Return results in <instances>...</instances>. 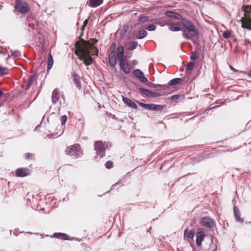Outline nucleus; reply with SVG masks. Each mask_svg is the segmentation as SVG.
Segmentation results:
<instances>
[{
  "label": "nucleus",
  "instance_id": "11",
  "mask_svg": "<svg viewBox=\"0 0 251 251\" xmlns=\"http://www.w3.org/2000/svg\"><path fill=\"white\" fill-rule=\"evenodd\" d=\"M16 174L19 177H25L30 175V171L26 168H21L17 170Z\"/></svg>",
  "mask_w": 251,
  "mask_h": 251
},
{
  "label": "nucleus",
  "instance_id": "49",
  "mask_svg": "<svg viewBox=\"0 0 251 251\" xmlns=\"http://www.w3.org/2000/svg\"><path fill=\"white\" fill-rule=\"evenodd\" d=\"M3 94V92L1 89H0V98L1 97L2 95Z\"/></svg>",
  "mask_w": 251,
  "mask_h": 251
},
{
  "label": "nucleus",
  "instance_id": "41",
  "mask_svg": "<svg viewBox=\"0 0 251 251\" xmlns=\"http://www.w3.org/2000/svg\"><path fill=\"white\" fill-rule=\"evenodd\" d=\"M12 55L14 56L15 57H17L21 55V53L19 51L16 50L13 52Z\"/></svg>",
  "mask_w": 251,
  "mask_h": 251
},
{
  "label": "nucleus",
  "instance_id": "27",
  "mask_svg": "<svg viewBox=\"0 0 251 251\" xmlns=\"http://www.w3.org/2000/svg\"><path fill=\"white\" fill-rule=\"evenodd\" d=\"M137 102L141 107L148 110H150L151 104H146L139 101H137Z\"/></svg>",
  "mask_w": 251,
  "mask_h": 251
},
{
  "label": "nucleus",
  "instance_id": "42",
  "mask_svg": "<svg viewBox=\"0 0 251 251\" xmlns=\"http://www.w3.org/2000/svg\"><path fill=\"white\" fill-rule=\"evenodd\" d=\"M180 97V96L179 95H173L171 97V100H176L178 99H179Z\"/></svg>",
  "mask_w": 251,
  "mask_h": 251
},
{
  "label": "nucleus",
  "instance_id": "36",
  "mask_svg": "<svg viewBox=\"0 0 251 251\" xmlns=\"http://www.w3.org/2000/svg\"><path fill=\"white\" fill-rule=\"evenodd\" d=\"M67 117L66 115L62 116L60 118L61 123L62 126L64 125L67 121Z\"/></svg>",
  "mask_w": 251,
  "mask_h": 251
},
{
  "label": "nucleus",
  "instance_id": "4",
  "mask_svg": "<svg viewBox=\"0 0 251 251\" xmlns=\"http://www.w3.org/2000/svg\"><path fill=\"white\" fill-rule=\"evenodd\" d=\"M108 145L105 142L102 141H96L94 143V150L96 151V154L100 158L105 155V150L108 149Z\"/></svg>",
  "mask_w": 251,
  "mask_h": 251
},
{
  "label": "nucleus",
  "instance_id": "30",
  "mask_svg": "<svg viewBox=\"0 0 251 251\" xmlns=\"http://www.w3.org/2000/svg\"><path fill=\"white\" fill-rule=\"evenodd\" d=\"M232 33V31L230 30H226L223 33V36L225 39H228Z\"/></svg>",
  "mask_w": 251,
  "mask_h": 251
},
{
  "label": "nucleus",
  "instance_id": "37",
  "mask_svg": "<svg viewBox=\"0 0 251 251\" xmlns=\"http://www.w3.org/2000/svg\"><path fill=\"white\" fill-rule=\"evenodd\" d=\"M197 58V53L196 51L191 52L190 59L191 60L194 61Z\"/></svg>",
  "mask_w": 251,
  "mask_h": 251
},
{
  "label": "nucleus",
  "instance_id": "40",
  "mask_svg": "<svg viewBox=\"0 0 251 251\" xmlns=\"http://www.w3.org/2000/svg\"><path fill=\"white\" fill-rule=\"evenodd\" d=\"M139 78L142 82L145 83L148 81V79L144 76V75L141 76Z\"/></svg>",
  "mask_w": 251,
  "mask_h": 251
},
{
  "label": "nucleus",
  "instance_id": "52",
  "mask_svg": "<svg viewBox=\"0 0 251 251\" xmlns=\"http://www.w3.org/2000/svg\"><path fill=\"white\" fill-rule=\"evenodd\" d=\"M62 133H63V130L61 131V133L58 135V136L61 135Z\"/></svg>",
  "mask_w": 251,
  "mask_h": 251
},
{
  "label": "nucleus",
  "instance_id": "21",
  "mask_svg": "<svg viewBox=\"0 0 251 251\" xmlns=\"http://www.w3.org/2000/svg\"><path fill=\"white\" fill-rule=\"evenodd\" d=\"M34 79H35L34 75H31L28 78V79L26 82V85H25V90H27L29 89V88L30 87V86H31L32 83H33V81L34 80Z\"/></svg>",
  "mask_w": 251,
  "mask_h": 251
},
{
  "label": "nucleus",
  "instance_id": "33",
  "mask_svg": "<svg viewBox=\"0 0 251 251\" xmlns=\"http://www.w3.org/2000/svg\"><path fill=\"white\" fill-rule=\"evenodd\" d=\"M134 74L138 78L144 75L143 73L139 69H136L134 70Z\"/></svg>",
  "mask_w": 251,
  "mask_h": 251
},
{
  "label": "nucleus",
  "instance_id": "26",
  "mask_svg": "<svg viewBox=\"0 0 251 251\" xmlns=\"http://www.w3.org/2000/svg\"><path fill=\"white\" fill-rule=\"evenodd\" d=\"M138 45V43L136 41L131 42L129 44L128 49L130 50L135 49Z\"/></svg>",
  "mask_w": 251,
  "mask_h": 251
},
{
  "label": "nucleus",
  "instance_id": "1",
  "mask_svg": "<svg viewBox=\"0 0 251 251\" xmlns=\"http://www.w3.org/2000/svg\"><path fill=\"white\" fill-rule=\"evenodd\" d=\"M75 53L80 60H82L86 66H89L93 63V58L88 49L80 46H76Z\"/></svg>",
  "mask_w": 251,
  "mask_h": 251
},
{
  "label": "nucleus",
  "instance_id": "9",
  "mask_svg": "<svg viewBox=\"0 0 251 251\" xmlns=\"http://www.w3.org/2000/svg\"><path fill=\"white\" fill-rule=\"evenodd\" d=\"M124 48L123 45H118V48L117 49V52L116 54V58L119 60L123 59H126V56L124 55Z\"/></svg>",
  "mask_w": 251,
  "mask_h": 251
},
{
  "label": "nucleus",
  "instance_id": "8",
  "mask_svg": "<svg viewBox=\"0 0 251 251\" xmlns=\"http://www.w3.org/2000/svg\"><path fill=\"white\" fill-rule=\"evenodd\" d=\"M200 224L201 226L207 228L212 227L215 224L214 220L207 217H202L200 220Z\"/></svg>",
  "mask_w": 251,
  "mask_h": 251
},
{
  "label": "nucleus",
  "instance_id": "25",
  "mask_svg": "<svg viewBox=\"0 0 251 251\" xmlns=\"http://www.w3.org/2000/svg\"><path fill=\"white\" fill-rule=\"evenodd\" d=\"M53 63V58L51 56V54L50 53L48 55V65H47V68L48 70H50L51 67H52Z\"/></svg>",
  "mask_w": 251,
  "mask_h": 251
},
{
  "label": "nucleus",
  "instance_id": "15",
  "mask_svg": "<svg viewBox=\"0 0 251 251\" xmlns=\"http://www.w3.org/2000/svg\"><path fill=\"white\" fill-rule=\"evenodd\" d=\"M204 236L205 232L203 231H200L198 232L196 235V244L198 246H200L201 245Z\"/></svg>",
  "mask_w": 251,
  "mask_h": 251
},
{
  "label": "nucleus",
  "instance_id": "45",
  "mask_svg": "<svg viewBox=\"0 0 251 251\" xmlns=\"http://www.w3.org/2000/svg\"><path fill=\"white\" fill-rule=\"evenodd\" d=\"M32 156H33V154L32 153H26L25 154V157L27 159H29L31 158V157H32Z\"/></svg>",
  "mask_w": 251,
  "mask_h": 251
},
{
  "label": "nucleus",
  "instance_id": "43",
  "mask_svg": "<svg viewBox=\"0 0 251 251\" xmlns=\"http://www.w3.org/2000/svg\"><path fill=\"white\" fill-rule=\"evenodd\" d=\"M88 22V20L86 19L83 22V25L81 27V30H83L85 29V27L87 26Z\"/></svg>",
  "mask_w": 251,
  "mask_h": 251
},
{
  "label": "nucleus",
  "instance_id": "22",
  "mask_svg": "<svg viewBox=\"0 0 251 251\" xmlns=\"http://www.w3.org/2000/svg\"><path fill=\"white\" fill-rule=\"evenodd\" d=\"M53 237L60 239L68 240L69 236L65 233H55L53 234Z\"/></svg>",
  "mask_w": 251,
  "mask_h": 251
},
{
  "label": "nucleus",
  "instance_id": "6",
  "mask_svg": "<svg viewBox=\"0 0 251 251\" xmlns=\"http://www.w3.org/2000/svg\"><path fill=\"white\" fill-rule=\"evenodd\" d=\"M116 48V44L113 42L110 45V51L108 52V62L112 67H115L117 63Z\"/></svg>",
  "mask_w": 251,
  "mask_h": 251
},
{
  "label": "nucleus",
  "instance_id": "23",
  "mask_svg": "<svg viewBox=\"0 0 251 251\" xmlns=\"http://www.w3.org/2000/svg\"><path fill=\"white\" fill-rule=\"evenodd\" d=\"M164 106V105L159 104H151L150 110L153 111H162Z\"/></svg>",
  "mask_w": 251,
  "mask_h": 251
},
{
  "label": "nucleus",
  "instance_id": "39",
  "mask_svg": "<svg viewBox=\"0 0 251 251\" xmlns=\"http://www.w3.org/2000/svg\"><path fill=\"white\" fill-rule=\"evenodd\" d=\"M149 17L148 16H144L139 18L138 21L141 23H145L147 21Z\"/></svg>",
  "mask_w": 251,
  "mask_h": 251
},
{
  "label": "nucleus",
  "instance_id": "51",
  "mask_svg": "<svg viewBox=\"0 0 251 251\" xmlns=\"http://www.w3.org/2000/svg\"><path fill=\"white\" fill-rule=\"evenodd\" d=\"M119 183V182H118L117 183H116L114 185H112V187H113V188H114L115 187H116L118 184Z\"/></svg>",
  "mask_w": 251,
  "mask_h": 251
},
{
  "label": "nucleus",
  "instance_id": "29",
  "mask_svg": "<svg viewBox=\"0 0 251 251\" xmlns=\"http://www.w3.org/2000/svg\"><path fill=\"white\" fill-rule=\"evenodd\" d=\"M139 90H140V91L142 93H143V94H144L146 96L150 97V96L151 95V91H150V90L146 89H145L144 88H139Z\"/></svg>",
  "mask_w": 251,
  "mask_h": 251
},
{
  "label": "nucleus",
  "instance_id": "38",
  "mask_svg": "<svg viewBox=\"0 0 251 251\" xmlns=\"http://www.w3.org/2000/svg\"><path fill=\"white\" fill-rule=\"evenodd\" d=\"M113 164L112 161H108L105 163V166L107 169H111L113 167Z\"/></svg>",
  "mask_w": 251,
  "mask_h": 251
},
{
  "label": "nucleus",
  "instance_id": "35",
  "mask_svg": "<svg viewBox=\"0 0 251 251\" xmlns=\"http://www.w3.org/2000/svg\"><path fill=\"white\" fill-rule=\"evenodd\" d=\"M6 70H7L6 68H4L0 65V74L1 75H4L8 74L7 72H5Z\"/></svg>",
  "mask_w": 251,
  "mask_h": 251
},
{
  "label": "nucleus",
  "instance_id": "2",
  "mask_svg": "<svg viewBox=\"0 0 251 251\" xmlns=\"http://www.w3.org/2000/svg\"><path fill=\"white\" fill-rule=\"evenodd\" d=\"M65 153L73 158H76L82 155V151L79 144L67 147L65 150Z\"/></svg>",
  "mask_w": 251,
  "mask_h": 251
},
{
  "label": "nucleus",
  "instance_id": "47",
  "mask_svg": "<svg viewBox=\"0 0 251 251\" xmlns=\"http://www.w3.org/2000/svg\"><path fill=\"white\" fill-rule=\"evenodd\" d=\"M230 69L231 70L233 71L234 72H237V70H236V69H234L232 66H230Z\"/></svg>",
  "mask_w": 251,
  "mask_h": 251
},
{
  "label": "nucleus",
  "instance_id": "18",
  "mask_svg": "<svg viewBox=\"0 0 251 251\" xmlns=\"http://www.w3.org/2000/svg\"><path fill=\"white\" fill-rule=\"evenodd\" d=\"M182 80L181 78H174L168 82L167 84L163 85V87H168L169 85H175L176 84L179 83Z\"/></svg>",
  "mask_w": 251,
  "mask_h": 251
},
{
  "label": "nucleus",
  "instance_id": "34",
  "mask_svg": "<svg viewBox=\"0 0 251 251\" xmlns=\"http://www.w3.org/2000/svg\"><path fill=\"white\" fill-rule=\"evenodd\" d=\"M145 28L149 31H154L156 29V26L153 24H151L146 26Z\"/></svg>",
  "mask_w": 251,
  "mask_h": 251
},
{
  "label": "nucleus",
  "instance_id": "12",
  "mask_svg": "<svg viewBox=\"0 0 251 251\" xmlns=\"http://www.w3.org/2000/svg\"><path fill=\"white\" fill-rule=\"evenodd\" d=\"M72 76L73 77V81L76 87L79 89H81V83L80 80L79 75L75 72L72 73Z\"/></svg>",
  "mask_w": 251,
  "mask_h": 251
},
{
  "label": "nucleus",
  "instance_id": "24",
  "mask_svg": "<svg viewBox=\"0 0 251 251\" xmlns=\"http://www.w3.org/2000/svg\"><path fill=\"white\" fill-rule=\"evenodd\" d=\"M147 34V32L145 30H141L136 34V37L138 39H142L145 38Z\"/></svg>",
  "mask_w": 251,
  "mask_h": 251
},
{
  "label": "nucleus",
  "instance_id": "13",
  "mask_svg": "<svg viewBox=\"0 0 251 251\" xmlns=\"http://www.w3.org/2000/svg\"><path fill=\"white\" fill-rule=\"evenodd\" d=\"M122 100L127 105L128 107L132 108V109H136L137 108V105L135 103L131 100L130 99L125 97L124 96H122Z\"/></svg>",
  "mask_w": 251,
  "mask_h": 251
},
{
  "label": "nucleus",
  "instance_id": "17",
  "mask_svg": "<svg viewBox=\"0 0 251 251\" xmlns=\"http://www.w3.org/2000/svg\"><path fill=\"white\" fill-rule=\"evenodd\" d=\"M60 98V92L57 89L53 90L52 94V102L56 104Z\"/></svg>",
  "mask_w": 251,
  "mask_h": 251
},
{
  "label": "nucleus",
  "instance_id": "5",
  "mask_svg": "<svg viewBox=\"0 0 251 251\" xmlns=\"http://www.w3.org/2000/svg\"><path fill=\"white\" fill-rule=\"evenodd\" d=\"M181 23L183 26L189 32H193L195 35V36L198 38L199 37V31L194 24L190 21L182 18Z\"/></svg>",
  "mask_w": 251,
  "mask_h": 251
},
{
  "label": "nucleus",
  "instance_id": "3",
  "mask_svg": "<svg viewBox=\"0 0 251 251\" xmlns=\"http://www.w3.org/2000/svg\"><path fill=\"white\" fill-rule=\"evenodd\" d=\"M244 18L242 20V27L251 30V5H247L244 7Z\"/></svg>",
  "mask_w": 251,
  "mask_h": 251
},
{
  "label": "nucleus",
  "instance_id": "48",
  "mask_svg": "<svg viewBox=\"0 0 251 251\" xmlns=\"http://www.w3.org/2000/svg\"><path fill=\"white\" fill-rule=\"evenodd\" d=\"M132 63L133 64V65H137L138 64V61L136 60H134L133 61H132Z\"/></svg>",
  "mask_w": 251,
  "mask_h": 251
},
{
  "label": "nucleus",
  "instance_id": "50",
  "mask_svg": "<svg viewBox=\"0 0 251 251\" xmlns=\"http://www.w3.org/2000/svg\"><path fill=\"white\" fill-rule=\"evenodd\" d=\"M248 75L251 77V69L248 72Z\"/></svg>",
  "mask_w": 251,
  "mask_h": 251
},
{
  "label": "nucleus",
  "instance_id": "20",
  "mask_svg": "<svg viewBox=\"0 0 251 251\" xmlns=\"http://www.w3.org/2000/svg\"><path fill=\"white\" fill-rule=\"evenodd\" d=\"M103 2V0H90L89 4L92 7L100 6Z\"/></svg>",
  "mask_w": 251,
  "mask_h": 251
},
{
  "label": "nucleus",
  "instance_id": "31",
  "mask_svg": "<svg viewBox=\"0 0 251 251\" xmlns=\"http://www.w3.org/2000/svg\"><path fill=\"white\" fill-rule=\"evenodd\" d=\"M163 95V94H162L161 93H159L157 92H151V95L150 96V97L151 98H157L160 96H161Z\"/></svg>",
  "mask_w": 251,
  "mask_h": 251
},
{
  "label": "nucleus",
  "instance_id": "44",
  "mask_svg": "<svg viewBox=\"0 0 251 251\" xmlns=\"http://www.w3.org/2000/svg\"><path fill=\"white\" fill-rule=\"evenodd\" d=\"M182 36L184 38L187 39V40H189V39H191V37H190L189 36H188L186 33H183V34H182Z\"/></svg>",
  "mask_w": 251,
  "mask_h": 251
},
{
  "label": "nucleus",
  "instance_id": "16",
  "mask_svg": "<svg viewBox=\"0 0 251 251\" xmlns=\"http://www.w3.org/2000/svg\"><path fill=\"white\" fill-rule=\"evenodd\" d=\"M233 210L234 215L236 219V221L239 223H243L244 222V219L242 218L240 216L239 209L236 206H234Z\"/></svg>",
  "mask_w": 251,
  "mask_h": 251
},
{
  "label": "nucleus",
  "instance_id": "28",
  "mask_svg": "<svg viewBox=\"0 0 251 251\" xmlns=\"http://www.w3.org/2000/svg\"><path fill=\"white\" fill-rule=\"evenodd\" d=\"M167 25H169L170 26L169 29L172 31H178L181 30V28L178 26H174L171 24H167Z\"/></svg>",
  "mask_w": 251,
  "mask_h": 251
},
{
  "label": "nucleus",
  "instance_id": "10",
  "mask_svg": "<svg viewBox=\"0 0 251 251\" xmlns=\"http://www.w3.org/2000/svg\"><path fill=\"white\" fill-rule=\"evenodd\" d=\"M119 62L121 69L122 70L125 74H129L130 73V69L126 61V59L119 60Z\"/></svg>",
  "mask_w": 251,
  "mask_h": 251
},
{
  "label": "nucleus",
  "instance_id": "19",
  "mask_svg": "<svg viewBox=\"0 0 251 251\" xmlns=\"http://www.w3.org/2000/svg\"><path fill=\"white\" fill-rule=\"evenodd\" d=\"M194 231L192 230L188 231V228H186L184 232V237H186L188 239H193L194 236Z\"/></svg>",
  "mask_w": 251,
  "mask_h": 251
},
{
  "label": "nucleus",
  "instance_id": "7",
  "mask_svg": "<svg viewBox=\"0 0 251 251\" xmlns=\"http://www.w3.org/2000/svg\"><path fill=\"white\" fill-rule=\"evenodd\" d=\"M15 8L16 11L22 13H26L30 10L27 3L22 0H16Z\"/></svg>",
  "mask_w": 251,
  "mask_h": 251
},
{
  "label": "nucleus",
  "instance_id": "46",
  "mask_svg": "<svg viewBox=\"0 0 251 251\" xmlns=\"http://www.w3.org/2000/svg\"><path fill=\"white\" fill-rule=\"evenodd\" d=\"M128 27H124L121 30L122 32L124 31V33L126 32L127 31Z\"/></svg>",
  "mask_w": 251,
  "mask_h": 251
},
{
  "label": "nucleus",
  "instance_id": "32",
  "mask_svg": "<svg viewBox=\"0 0 251 251\" xmlns=\"http://www.w3.org/2000/svg\"><path fill=\"white\" fill-rule=\"evenodd\" d=\"M194 65H195V62H188L186 65V70H192L194 68Z\"/></svg>",
  "mask_w": 251,
  "mask_h": 251
},
{
  "label": "nucleus",
  "instance_id": "14",
  "mask_svg": "<svg viewBox=\"0 0 251 251\" xmlns=\"http://www.w3.org/2000/svg\"><path fill=\"white\" fill-rule=\"evenodd\" d=\"M165 14L167 17L172 18L176 20H181L182 18L179 14L172 11H167L165 12Z\"/></svg>",
  "mask_w": 251,
  "mask_h": 251
}]
</instances>
